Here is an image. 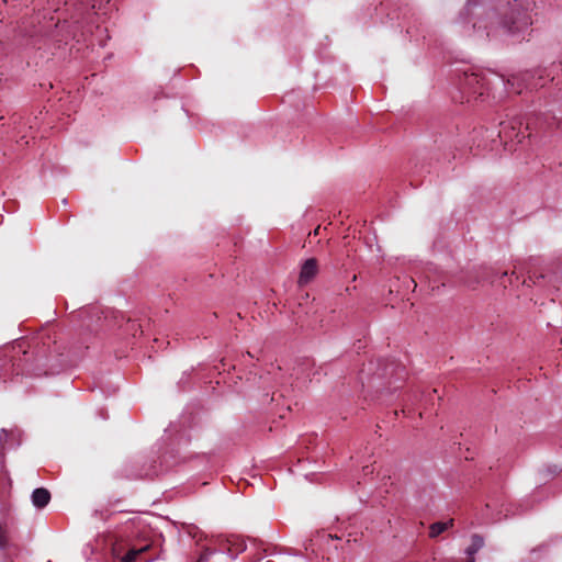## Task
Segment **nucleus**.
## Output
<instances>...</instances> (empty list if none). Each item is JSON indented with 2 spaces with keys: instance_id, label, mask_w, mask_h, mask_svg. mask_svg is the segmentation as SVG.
I'll return each mask as SVG.
<instances>
[{
  "instance_id": "1",
  "label": "nucleus",
  "mask_w": 562,
  "mask_h": 562,
  "mask_svg": "<svg viewBox=\"0 0 562 562\" xmlns=\"http://www.w3.org/2000/svg\"><path fill=\"white\" fill-rule=\"evenodd\" d=\"M499 125L498 136L501 140L504 142L505 146L508 145V142L519 144L526 137L525 132L521 130L522 120L520 117L515 116L507 121H502Z\"/></svg>"
},
{
  "instance_id": "2",
  "label": "nucleus",
  "mask_w": 562,
  "mask_h": 562,
  "mask_svg": "<svg viewBox=\"0 0 562 562\" xmlns=\"http://www.w3.org/2000/svg\"><path fill=\"white\" fill-rule=\"evenodd\" d=\"M463 87L469 94L479 97L484 95L485 91H487L484 78L474 72L464 75Z\"/></svg>"
},
{
  "instance_id": "3",
  "label": "nucleus",
  "mask_w": 562,
  "mask_h": 562,
  "mask_svg": "<svg viewBox=\"0 0 562 562\" xmlns=\"http://www.w3.org/2000/svg\"><path fill=\"white\" fill-rule=\"evenodd\" d=\"M261 402L270 404L276 403L277 407L280 406L281 408L278 413L281 418H284V411L291 409L292 403L291 400H289L285 396V393L283 391H273L271 395L269 394V392H267L262 395Z\"/></svg>"
},
{
  "instance_id": "4",
  "label": "nucleus",
  "mask_w": 562,
  "mask_h": 562,
  "mask_svg": "<svg viewBox=\"0 0 562 562\" xmlns=\"http://www.w3.org/2000/svg\"><path fill=\"white\" fill-rule=\"evenodd\" d=\"M318 273V262L315 258H310L304 261L301 267L299 276V284L305 285L310 283Z\"/></svg>"
},
{
  "instance_id": "5",
  "label": "nucleus",
  "mask_w": 562,
  "mask_h": 562,
  "mask_svg": "<svg viewBox=\"0 0 562 562\" xmlns=\"http://www.w3.org/2000/svg\"><path fill=\"white\" fill-rule=\"evenodd\" d=\"M220 550L235 558L246 550V543L237 537H231L220 542Z\"/></svg>"
},
{
  "instance_id": "6",
  "label": "nucleus",
  "mask_w": 562,
  "mask_h": 562,
  "mask_svg": "<svg viewBox=\"0 0 562 562\" xmlns=\"http://www.w3.org/2000/svg\"><path fill=\"white\" fill-rule=\"evenodd\" d=\"M530 24V18L526 13L521 12H518L517 16L510 18V21H505V26L512 34L520 33L527 30Z\"/></svg>"
},
{
  "instance_id": "7",
  "label": "nucleus",
  "mask_w": 562,
  "mask_h": 562,
  "mask_svg": "<svg viewBox=\"0 0 562 562\" xmlns=\"http://www.w3.org/2000/svg\"><path fill=\"white\" fill-rule=\"evenodd\" d=\"M518 271H526L528 274L527 279H524L522 284L530 286V284H539L540 280L544 279L546 276L543 273H537V271L531 270V268L520 267L519 265L514 266V270L512 271V277H516L519 279Z\"/></svg>"
},
{
  "instance_id": "8",
  "label": "nucleus",
  "mask_w": 562,
  "mask_h": 562,
  "mask_svg": "<svg viewBox=\"0 0 562 562\" xmlns=\"http://www.w3.org/2000/svg\"><path fill=\"white\" fill-rule=\"evenodd\" d=\"M50 501V493L45 487L35 488L32 493V503L37 508L45 507Z\"/></svg>"
},
{
  "instance_id": "9",
  "label": "nucleus",
  "mask_w": 562,
  "mask_h": 562,
  "mask_svg": "<svg viewBox=\"0 0 562 562\" xmlns=\"http://www.w3.org/2000/svg\"><path fill=\"white\" fill-rule=\"evenodd\" d=\"M404 368L396 364L395 362H387L381 367L378 372L375 373L379 378H392L393 375L398 374L400 372H403Z\"/></svg>"
},
{
  "instance_id": "10",
  "label": "nucleus",
  "mask_w": 562,
  "mask_h": 562,
  "mask_svg": "<svg viewBox=\"0 0 562 562\" xmlns=\"http://www.w3.org/2000/svg\"><path fill=\"white\" fill-rule=\"evenodd\" d=\"M80 315L85 316L82 318L83 326L90 331H95L99 328V323L102 322V317L97 311L93 316L88 312H81Z\"/></svg>"
},
{
  "instance_id": "11",
  "label": "nucleus",
  "mask_w": 562,
  "mask_h": 562,
  "mask_svg": "<svg viewBox=\"0 0 562 562\" xmlns=\"http://www.w3.org/2000/svg\"><path fill=\"white\" fill-rule=\"evenodd\" d=\"M452 526H453V519H449L448 521H437V522H434L429 527V537L430 538H436L439 535H441L442 532H445L446 530H448Z\"/></svg>"
},
{
  "instance_id": "12",
  "label": "nucleus",
  "mask_w": 562,
  "mask_h": 562,
  "mask_svg": "<svg viewBox=\"0 0 562 562\" xmlns=\"http://www.w3.org/2000/svg\"><path fill=\"white\" fill-rule=\"evenodd\" d=\"M484 546V539L480 535H473L471 538V544L467 548L465 552L468 555H474Z\"/></svg>"
},
{
  "instance_id": "13",
  "label": "nucleus",
  "mask_w": 562,
  "mask_h": 562,
  "mask_svg": "<svg viewBox=\"0 0 562 562\" xmlns=\"http://www.w3.org/2000/svg\"><path fill=\"white\" fill-rule=\"evenodd\" d=\"M111 0H93L91 9L95 14H106L105 5L110 3Z\"/></svg>"
},
{
  "instance_id": "14",
  "label": "nucleus",
  "mask_w": 562,
  "mask_h": 562,
  "mask_svg": "<svg viewBox=\"0 0 562 562\" xmlns=\"http://www.w3.org/2000/svg\"><path fill=\"white\" fill-rule=\"evenodd\" d=\"M10 352H11V358H12V359H15V357H16V356H19L21 352L23 353V356H24V357H26V356H27V352H26L25 350H22L21 345H19L18 347H15V346H14V347H12V348L10 349ZM24 361H25V362H27V361H29V359H27V358H24Z\"/></svg>"
},
{
  "instance_id": "15",
  "label": "nucleus",
  "mask_w": 562,
  "mask_h": 562,
  "mask_svg": "<svg viewBox=\"0 0 562 562\" xmlns=\"http://www.w3.org/2000/svg\"><path fill=\"white\" fill-rule=\"evenodd\" d=\"M8 544V535L5 528L0 525V548H4Z\"/></svg>"
},
{
  "instance_id": "16",
  "label": "nucleus",
  "mask_w": 562,
  "mask_h": 562,
  "mask_svg": "<svg viewBox=\"0 0 562 562\" xmlns=\"http://www.w3.org/2000/svg\"><path fill=\"white\" fill-rule=\"evenodd\" d=\"M128 330L136 336L137 331L143 333L142 326L136 324V322H128Z\"/></svg>"
},
{
  "instance_id": "17",
  "label": "nucleus",
  "mask_w": 562,
  "mask_h": 562,
  "mask_svg": "<svg viewBox=\"0 0 562 562\" xmlns=\"http://www.w3.org/2000/svg\"><path fill=\"white\" fill-rule=\"evenodd\" d=\"M213 553H214V551H213V550H211V549H205V550L201 553V555H200V558L198 559V561H196V562H207L209 558H210Z\"/></svg>"
},
{
  "instance_id": "18",
  "label": "nucleus",
  "mask_w": 562,
  "mask_h": 562,
  "mask_svg": "<svg viewBox=\"0 0 562 562\" xmlns=\"http://www.w3.org/2000/svg\"><path fill=\"white\" fill-rule=\"evenodd\" d=\"M5 436H7V430L1 429V431H0V450L3 449V441H4Z\"/></svg>"
},
{
  "instance_id": "19",
  "label": "nucleus",
  "mask_w": 562,
  "mask_h": 562,
  "mask_svg": "<svg viewBox=\"0 0 562 562\" xmlns=\"http://www.w3.org/2000/svg\"><path fill=\"white\" fill-rule=\"evenodd\" d=\"M21 361H22V359H21V358H19V362H18V363H16V362H13V363H12V367H15V366H16V367H21Z\"/></svg>"
},
{
  "instance_id": "20",
  "label": "nucleus",
  "mask_w": 562,
  "mask_h": 562,
  "mask_svg": "<svg viewBox=\"0 0 562 562\" xmlns=\"http://www.w3.org/2000/svg\"><path fill=\"white\" fill-rule=\"evenodd\" d=\"M467 562H475V559L473 555H469V559L467 560Z\"/></svg>"
},
{
  "instance_id": "21",
  "label": "nucleus",
  "mask_w": 562,
  "mask_h": 562,
  "mask_svg": "<svg viewBox=\"0 0 562 562\" xmlns=\"http://www.w3.org/2000/svg\"><path fill=\"white\" fill-rule=\"evenodd\" d=\"M507 271H504L502 274H501V280L504 279L506 276H507Z\"/></svg>"
},
{
  "instance_id": "22",
  "label": "nucleus",
  "mask_w": 562,
  "mask_h": 562,
  "mask_svg": "<svg viewBox=\"0 0 562 562\" xmlns=\"http://www.w3.org/2000/svg\"><path fill=\"white\" fill-rule=\"evenodd\" d=\"M318 231H319V227H317L315 231H314V234L317 235L318 234Z\"/></svg>"
}]
</instances>
